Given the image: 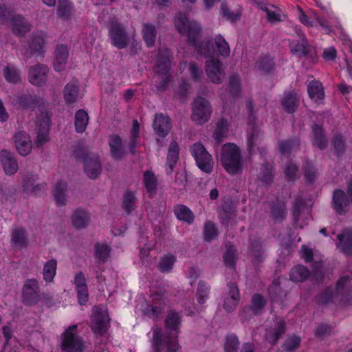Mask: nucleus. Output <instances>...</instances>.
Returning <instances> with one entry per match:
<instances>
[{"label":"nucleus","instance_id":"nucleus-53","mask_svg":"<svg viewBox=\"0 0 352 352\" xmlns=\"http://www.w3.org/2000/svg\"><path fill=\"white\" fill-rule=\"evenodd\" d=\"M176 261L175 256L168 254L162 257L158 263V270L162 273H169L171 272L173 265Z\"/></svg>","mask_w":352,"mask_h":352},{"label":"nucleus","instance_id":"nucleus-46","mask_svg":"<svg viewBox=\"0 0 352 352\" xmlns=\"http://www.w3.org/2000/svg\"><path fill=\"white\" fill-rule=\"evenodd\" d=\"M286 206L285 203L277 201L271 207L270 216L276 222H281L286 217Z\"/></svg>","mask_w":352,"mask_h":352},{"label":"nucleus","instance_id":"nucleus-55","mask_svg":"<svg viewBox=\"0 0 352 352\" xmlns=\"http://www.w3.org/2000/svg\"><path fill=\"white\" fill-rule=\"evenodd\" d=\"M72 11V5L68 0H58L57 14L59 17L68 20Z\"/></svg>","mask_w":352,"mask_h":352},{"label":"nucleus","instance_id":"nucleus-54","mask_svg":"<svg viewBox=\"0 0 352 352\" xmlns=\"http://www.w3.org/2000/svg\"><path fill=\"white\" fill-rule=\"evenodd\" d=\"M236 257V250L230 243L226 245V252L223 256L225 265L228 267L235 268Z\"/></svg>","mask_w":352,"mask_h":352},{"label":"nucleus","instance_id":"nucleus-64","mask_svg":"<svg viewBox=\"0 0 352 352\" xmlns=\"http://www.w3.org/2000/svg\"><path fill=\"white\" fill-rule=\"evenodd\" d=\"M301 340L298 336H292L287 338L282 346V349L286 352H293L299 348Z\"/></svg>","mask_w":352,"mask_h":352},{"label":"nucleus","instance_id":"nucleus-38","mask_svg":"<svg viewBox=\"0 0 352 352\" xmlns=\"http://www.w3.org/2000/svg\"><path fill=\"white\" fill-rule=\"evenodd\" d=\"M143 184L150 197L156 194L157 180L152 170H146L143 174Z\"/></svg>","mask_w":352,"mask_h":352},{"label":"nucleus","instance_id":"nucleus-17","mask_svg":"<svg viewBox=\"0 0 352 352\" xmlns=\"http://www.w3.org/2000/svg\"><path fill=\"white\" fill-rule=\"evenodd\" d=\"M295 32L300 39V43H296L292 49L291 52L294 54H298L299 57H314L313 49L309 45L305 34L298 28H295Z\"/></svg>","mask_w":352,"mask_h":352},{"label":"nucleus","instance_id":"nucleus-16","mask_svg":"<svg viewBox=\"0 0 352 352\" xmlns=\"http://www.w3.org/2000/svg\"><path fill=\"white\" fill-rule=\"evenodd\" d=\"M74 285L76 287L78 301L80 305H85L89 300L88 286L85 274L80 271L74 275Z\"/></svg>","mask_w":352,"mask_h":352},{"label":"nucleus","instance_id":"nucleus-3","mask_svg":"<svg viewBox=\"0 0 352 352\" xmlns=\"http://www.w3.org/2000/svg\"><path fill=\"white\" fill-rule=\"evenodd\" d=\"M172 56L170 50L167 48L160 49L158 51L155 72L157 80H155V85L159 91H166L171 80L170 70Z\"/></svg>","mask_w":352,"mask_h":352},{"label":"nucleus","instance_id":"nucleus-44","mask_svg":"<svg viewBox=\"0 0 352 352\" xmlns=\"http://www.w3.org/2000/svg\"><path fill=\"white\" fill-rule=\"evenodd\" d=\"M157 36L155 27L150 23H144L142 28V37L148 47L154 46Z\"/></svg>","mask_w":352,"mask_h":352},{"label":"nucleus","instance_id":"nucleus-57","mask_svg":"<svg viewBox=\"0 0 352 352\" xmlns=\"http://www.w3.org/2000/svg\"><path fill=\"white\" fill-rule=\"evenodd\" d=\"M266 303V300L261 294H255L252 298L250 309L255 315L259 314L261 313Z\"/></svg>","mask_w":352,"mask_h":352},{"label":"nucleus","instance_id":"nucleus-61","mask_svg":"<svg viewBox=\"0 0 352 352\" xmlns=\"http://www.w3.org/2000/svg\"><path fill=\"white\" fill-rule=\"evenodd\" d=\"M239 344V338L236 335H228L225 339L224 352H238Z\"/></svg>","mask_w":352,"mask_h":352},{"label":"nucleus","instance_id":"nucleus-35","mask_svg":"<svg viewBox=\"0 0 352 352\" xmlns=\"http://www.w3.org/2000/svg\"><path fill=\"white\" fill-rule=\"evenodd\" d=\"M312 144L313 146L320 148L325 149L328 146V140L322 127L318 124L312 126Z\"/></svg>","mask_w":352,"mask_h":352},{"label":"nucleus","instance_id":"nucleus-34","mask_svg":"<svg viewBox=\"0 0 352 352\" xmlns=\"http://www.w3.org/2000/svg\"><path fill=\"white\" fill-rule=\"evenodd\" d=\"M10 240L15 247L24 248L28 245L26 230L23 227H16L12 230Z\"/></svg>","mask_w":352,"mask_h":352},{"label":"nucleus","instance_id":"nucleus-29","mask_svg":"<svg viewBox=\"0 0 352 352\" xmlns=\"http://www.w3.org/2000/svg\"><path fill=\"white\" fill-rule=\"evenodd\" d=\"M179 155V148L178 143L173 140L170 143L166 156V173L168 175L172 174L177 163Z\"/></svg>","mask_w":352,"mask_h":352},{"label":"nucleus","instance_id":"nucleus-49","mask_svg":"<svg viewBox=\"0 0 352 352\" xmlns=\"http://www.w3.org/2000/svg\"><path fill=\"white\" fill-rule=\"evenodd\" d=\"M89 220L87 212L81 209L76 210L72 216V223L78 229L87 227Z\"/></svg>","mask_w":352,"mask_h":352},{"label":"nucleus","instance_id":"nucleus-2","mask_svg":"<svg viewBox=\"0 0 352 352\" xmlns=\"http://www.w3.org/2000/svg\"><path fill=\"white\" fill-rule=\"evenodd\" d=\"M182 320V315L179 312L170 310L164 320V333L158 326L152 328L153 352H177L180 349L177 338Z\"/></svg>","mask_w":352,"mask_h":352},{"label":"nucleus","instance_id":"nucleus-12","mask_svg":"<svg viewBox=\"0 0 352 352\" xmlns=\"http://www.w3.org/2000/svg\"><path fill=\"white\" fill-rule=\"evenodd\" d=\"M74 155L76 158L83 160L84 170L89 178L95 179L100 175L102 167L98 155L91 153L81 156L78 151H75Z\"/></svg>","mask_w":352,"mask_h":352},{"label":"nucleus","instance_id":"nucleus-31","mask_svg":"<svg viewBox=\"0 0 352 352\" xmlns=\"http://www.w3.org/2000/svg\"><path fill=\"white\" fill-rule=\"evenodd\" d=\"M109 146L111 157L116 160H122L126 154L122 140L118 135H111L109 138Z\"/></svg>","mask_w":352,"mask_h":352},{"label":"nucleus","instance_id":"nucleus-24","mask_svg":"<svg viewBox=\"0 0 352 352\" xmlns=\"http://www.w3.org/2000/svg\"><path fill=\"white\" fill-rule=\"evenodd\" d=\"M336 296H341V301H348L352 293V276L346 275L341 277L336 285Z\"/></svg>","mask_w":352,"mask_h":352},{"label":"nucleus","instance_id":"nucleus-43","mask_svg":"<svg viewBox=\"0 0 352 352\" xmlns=\"http://www.w3.org/2000/svg\"><path fill=\"white\" fill-rule=\"evenodd\" d=\"M67 189V184L63 181L58 182L53 189V197L56 200L57 206H64L66 204L65 192Z\"/></svg>","mask_w":352,"mask_h":352},{"label":"nucleus","instance_id":"nucleus-50","mask_svg":"<svg viewBox=\"0 0 352 352\" xmlns=\"http://www.w3.org/2000/svg\"><path fill=\"white\" fill-rule=\"evenodd\" d=\"M228 130V121L225 118L221 119L217 123V128L213 133V138L217 144H219L223 140V138L226 136Z\"/></svg>","mask_w":352,"mask_h":352},{"label":"nucleus","instance_id":"nucleus-18","mask_svg":"<svg viewBox=\"0 0 352 352\" xmlns=\"http://www.w3.org/2000/svg\"><path fill=\"white\" fill-rule=\"evenodd\" d=\"M248 254L254 264H260L264 262L266 256L265 250L260 240H249Z\"/></svg>","mask_w":352,"mask_h":352},{"label":"nucleus","instance_id":"nucleus-23","mask_svg":"<svg viewBox=\"0 0 352 352\" xmlns=\"http://www.w3.org/2000/svg\"><path fill=\"white\" fill-rule=\"evenodd\" d=\"M337 248L340 252L349 256L352 254V229L345 228L337 235Z\"/></svg>","mask_w":352,"mask_h":352},{"label":"nucleus","instance_id":"nucleus-41","mask_svg":"<svg viewBox=\"0 0 352 352\" xmlns=\"http://www.w3.org/2000/svg\"><path fill=\"white\" fill-rule=\"evenodd\" d=\"M89 116L84 109H79L75 113L74 126L76 131L80 133H83L88 124Z\"/></svg>","mask_w":352,"mask_h":352},{"label":"nucleus","instance_id":"nucleus-47","mask_svg":"<svg viewBox=\"0 0 352 352\" xmlns=\"http://www.w3.org/2000/svg\"><path fill=\"white\" fill-rule=\"evenodd\" d=\"M3 77L9 83L17 84L21 82V74L19 69L13 65H8L3 71Z\"/></svg>","mask_w":352,"mask_h":352},{"label":"nucleus","instance_id":"nucleus-30","mask_svg":"<svg viewBox=\"0 0 352 352\" xmlns=\"http://www.w3.org/2000/svg\"><path fill=\"white\" fill-rule=\"evenodd\" d=\"M300 97L295 91L285 92L281 99V105L287 113H294L299 105Z\"/></svg>","mask_w":352,"mask_h":352},{"label":"nucleus","instance_id":"nucleus-13","mask_svg":"<svg viewBox=\"0 0 352 352\" xmlns=\"http://www.w3.org/2000/svg\"><path fill=\"white\" fill-rule=\"evenodd\" d=\"M286 331V323L283 318L276 317L273 323L267 328L265 334V340L272 345H275Z\"/></svg>","mask_w":352,"mask_h":352},{"label":"nucleus","instance_id":"nucleus-14","mask_svg":"<svg viewBox=\"0 0 352 352\" xmlns=\"http://www.w3.org/2000/svg\"><path fill=\"white\" fill-rule=\"evenodd\" d=\"M37 125L38 131L35 144L37 146H41L49 140L50 116L47 112H41L38 117Z\"/></svg>","mask_w":352,"mask_h":352},{"label":"nucleus","instance_id":"nucleus-58","mask_svg":"<svg viewBox=\"0 0 352 352\" xmlns=\"http://www.w3.org/2000/svg\"><path fill=\"white\" fill-rule=\"evenodd\" d=\"M210 286L205 282L200 280L198 283L196 297L199 304H204L208 298Z\"/></svg>","mask_w":352,"mask_h":352},{"label":"nucleus","instance_id":"nucleus-39","mask_svg":"<svg viewBox=\"0 0 352 352\" xmlns=\"http://www.w3.org/2000/svg\"><path fill=\"white\" fill-rule=\"evenodd\" d=\"M16 102L23 109H33L38 102L36 97L29 93H23L16 97Z\"/></svg>","mask_w":352,"mask_h":352},{"label":"nucleus","instance_id":"nucleus-59","mask_svg":"<svg viewBox=\"0 0 352 352\" xmlns=\"http://www.w3.org/2000/svg\"><path fill=\"white\" fill-rule=\"evenodd\" d=\"M45 43L42 32L34 33L30 43V48L33 52L41 53Z\"/></svg>","mask_w":352,"mask_h":352},{"label":"nucleus","instance_id":"nucleus-52","mask_svg":"<svg viewBox=\"0 0 352 352\" xmlns=\"http://www.w3.org/2000/svg\"><path fill=\"white\" fill-rule=\"evenodd\" d=\"M236 217V211L233 206L230 204H225L223 205L222 210L219 213V217L221 223L224 226H228L230 221Z\"/></svg>","mask_w":352,"mask_h":352},{"label":"nucleus","instance_id":"nucleus-20","mask_svg":"<svg viewBox=\"0 0 352 352\" xmlns=\"http://www.w3.org/2000/svg\"><path fill=\"white\" fill-rule=\"evenodd\" d=\"M63 96L65 102L69 105L78 102L80 98L79 82L77 79L73 78L66 84L63 90Z\"/></svg>","mask_w":352,"mask_h":352},{"label":"nucleus","instance_id":"nucleus-62","mask_svg":"<svg viewBox=\"0 0 352 352\" xmlns=\"http://www.w3.org/2000/svg\"><path fill=\"white\" fill-rule=\"evenodd\" d=\"M302 170L306 182L313 184L316 177V172L314 166L311 162L307 160L302 166Z\"/></svg>","mask_w":352,"mask_h":352},{"label":"nucleus","instance_id":"nucleus-63","mask_svg":"<svg viewBox=\"0 0 352 352\" xmlns=\"http://www.w3.org/2000/svg\"><path fill=\"white\" fill-rule=\"evenodd\" d=\"M332 146L338 156L342 155L346 150L345 140L341 134H336L332 140Z\"/></svg>","mask_w":352,"mask_h":352},{"label":"nucleus","instance_id":"nucleus-28","mask_svg":"<svg viewBox=\"0 0 352 352\" xmlns=\"http://www.w3.org/2000/svg\"><path fill=\"white\" fill-rule=\"evenodd\" d=\"M155 133L160 138L166 137L170 131V120L169 117L163 113H157L153 124Z\"/></svg>","mask_w":352,"mask_h":352},{"label":"nucleus","instance_id":"nucleus-22","mask_svg":"<svg viewBox=\"0 0 352 352\" xmlns=\"http://www.w3.org/2000/svg\"><path fill=\"white\" fill-rule=\"evenodd\" d=\"M13 138L18 153L23 156L28 155L32 150V141L28 133L20 131L15 133Z\"/></svg>","mask_w":352,"mask_h":352},{"label":"nucleus","instance_id":"nucleus-25","mask_svg":"<svg viewBox=\"0 0 352 352\" xmlns=\"http://www.w3.org/2000/svg\"><path fill=\"white\" fill-rule=\"evenodd\" d=\"M350 200L345 192L340 189H336L332 198V206L336 212L340 215L347 212Z\"/></svg>","mask_w":352,"mask_h":352},{"label":"nucleus","instance_id":"nucleus-60","mask_svg":"<svg viewBox=\"0 0 352 352\" xmlns=\"http://www.w3.org/2000/svg\"><path fill=\"white\" fill-rule=\"evenodd\" d=\"M257 69L265 74L270 73L274 69V63L273 59L268 56L261 57L256 63Z\"/></svg>","mask_w":352,"mask_h":352},{"label":"nucleus","instance_id":"nucleus-4","mask_svg":"<svg viewBox=\"0 0 352 352\" xmlns=\"http://www.w3.org/2000/svg\"><path fill=\"white\" fill-rule=\"evenodd\" d=\"M221 164L230 175H235L241 173L243 162L239 147L233 143L223 144L221 151Z\"/></svg>","mask_w":352,"mask_h":352},{"label":"nucleus","instance_id":"nucleus-11","mask_svg":"<svg viewBox=\"0 0 352 352\" xmlns=\"http://www.w3.org/2000/svg\"><path fill=\"white\" fill-rule=\"evenodd\" d=\"M191 118L199 124L206 122L210 118L212 108L204 98L198 97L192 103Z\"/></svg>","mask_w":352,"mask_h":352},{"label":"nucleus","instance_id":"nucleus-42","mask_svg":"<svg viewBox=\"0 0 352 352\" xmlns=\"http://www.w3.org/2000/svg\"><path fill=\"white\" fill-rule=\"evenodd\" d=\"M57 261L52 258L45 263L43 269V277L46 283H52L56 274Z\"/></svg>","mask_w":352,"mask_h":352},{"label":"nucleus","instance_id":"nucleus-1","mask_svg":"<svg viewBox=\"0 0 352 352\" xmlns=\"http://www.w3.org/2000/svg\"><path fill=\"white\" fill-rule=\"evenodd\" d=\"M175 28L182 36L187 37L188 43L195 47L197 52L206 58L219 54L227 58L230 54L229 44L221 35L198 42L201 27L195 21H190L185 14L178 12L175 16Z\"/></svg>","mask_w":352,"mask_h":352},{"label":"nucleus","instance_id":"nucleus-15","mask_svg":"<svg viewBox=\"0 0 352 352\" xmlns=\"http://www.w3.org/2000/svg\"><path fill=\"white\" fill-rule=\"evenodd\" d=\"M49 72L47 66L43 64H37L30 67L28 71V79L31 84L41 87L47 81Z\"/></svg>","mask_w":352,"mask_h":352},{"label":"nucleus","instance_id":"nucleus-48","mask_svg":"<svg viewBox=\"0 0 352 352\" xmlns=\"http://www.w3.org/2000/svg\"><path fill=\"white\" fill-rule=\"evenodd\" d=\"M309 275L307 267L298 265L293 267L289 273L290 279L294 282L304 281Z\"/></svg>","mask_w":352,"mask_h":352},{"label":"nucleus","instance_id":"nucleus-32","mask_svg":"<svg viewBox=\"0 0 352 352\" xmlns=\"http://www.w3.org/2000/svg\"><path fill=\"white\" fill-rule=\"evenodd\" d=\"M109 317L102 313H96L92 320L91 330L95 334L102 336L107 330L109 325Z\"/></svg>","mask_w":352,"mask_h":352},{"label":"nucleus","instance_id":"nucleus-5","mask_svg":"<svg viewBox=\"0 0 352 352\" xmlns=\"http://www.w3.org/2000/svg\"><path fill=\"white\" fill-rule=\"evenodd\" d=\"M78 324L69 326L60 334L62 352H84L86 345L83 338L77 333Z\"/></svg>","mask_w":352,"mask_h":352},{"label":"nucleus","instance_id":"nucleus-26","mask_svg":"<svg viewBox=\"0 0 352 352\" xmlns=\"http://www.w3.org/2000/svg\"><path fill=\"white\" fill-rule=\"evenodd\" d=\"M10 27L12 33L19 37L24 36L31 30V25L28 21L21 15H16L10 20Z\"/></svg>","mask_w":352,"mask_h":352},{"label":"nucleus","instance_id":"nucleus-8","mask_svg":"<svg viewBox=\"0 0 352 352\" xmlns=\"http://www.w3.org/2000/svg\"><path fill=\"white\" fill-rule=\"evenodd\" d=\"M41 300L40 287L36 278H28L22 287L21 302L27 306L36 305Z\"/></svg>","mask_w":352,"mask_h":352},{"label":"nucleus","instance_id":"nucleus-19","mask_svg":"<svg viewBox=\"0 0 352 352\" xmlns=\"http://www.w3.org/2000/svg\"><path fill=\"white\" fill-rule=\"evenodd\" d=\"M0 161L6 175H13L17 172L18 162L12 152L2 149L0 151Z\"/></svg>","mask_w":352,"mask_h":352},{"label":"nucleus","instance_id":"nucleus-36","mask_svg":"<svg viewBox=\"0 0 352 352\" xmlns=\"http://www.w3.org/2000/svg\"><path fill=\"white\" fill-rule=\"evenodd\" d=\"M173 212L176 218L188 224H192L195 219V215L192 210L184 204H177L173 208Z\"/></svg>","mask_w":352,"mask_h":352},{"label":"nucleus","instance_id":"nucleus-45","mask_svg":"<svg viewBox=\"0 0 352 352\" xmlns=\"http://www.w3.org/2000/svg\"><path fill=\"white\" fill-rule=\"evenodd\" d=\"M279 152L282 155H289L292 151L298 148L300 141L299 138L278 141Z\"/></svg>","mask_w":352,"mask_h":352},{"label":"nucleus","instance_id":"nucleus-33","mask_svg":"<svg viewBox=\"0 0 352 352\" xmlns=\"http://www.w3.org/2000/svg\"><path fill=\"white\" fill-rule=\"evenodd\" d=\"M307 92L309 98L316 102H320L324 98V87L319 80L310 81L307 85Z\"/></svg>","mask_w":352,"mask_h":352},{"label":"nucleus","instance_id":"nucleus-10","mask_svg":"<svg viewBox=\"0 0 352 352\" xmlns=\"http://www.w3.org/2000/svg\"><path fill=\"white\" fill-rule=\"evenodd\" d=\"M246 107L248 111V119L250 124H252L251 132L248 138V148L250 153L254 151L256 145L259 144L261 140L260 130L256 124V117L254 111V103L252 99H248L246 102Z\"/></svg>","mask_w":352,"mask_h":352},{"label":"nucleus","instance_id":"nucleus-9","mask_svg":"<svg viewBox=\"0 0 352 352\" xmlns=\"http://www.w3.org/2000/svg\"><path fill=\"white\" fill-rule=\"evenodd\" d=\"M109 36L111 44L118 49L125 48L129 43V35L125 28L117 21H111Z\"/></svg>","mask_w":352,"mask_h":352},{"label":"nucleus","instance_id":"nucleus-7","mask_svg":"<svg viewBox=\"0 0 352 352\" xmlns=\"http://www.w3.org/2000/svg\"><path fill=\"white\" fill-rule=\"evenodd\" d=\"M190 151L199 168L206 173H210L213 169V161L204 145L199 142L195 143Z\"/></svg>","mask_w":352,"mask_h":352},{"label":"nucleus","instance_id":"nucleus-51","mask_svg":"<svg viewBox=\"0 0 352 352\" xmlns=\"http://www.w3.org/2000/svg\"><path fill=\"white\" fill-rule=\"evenodd\" d=\"M336 298L339 301L340 300L341 296H337L336 292L333 294V290L330 288H327L322 293L318 294L315 298L314 301L316 304L319 305H325L332 301L333 298Z\"/></svg>","mask_w":352,"mask_h":352},{"label":"nucleus","instance_id":"nucleus-40","mask_svg":"<svg viewBox=\"0 0 352 352\" xmlns=\"http://www.w3.org/2000/svg\"><path fill=\"white\" fill-rule=\"evenodd\" d=\"M111 251V247L105 243H96L94 245V256L96 259L100 263H104L107 261L110 256Z\"/></svg>","mask_w":352,"mask_h":352},{"label":"nucleus","instance_id":"nucleus-27","mask_svg":"<svg viewBox=\"0 0 352 352\" xmlns=\"http://www.w3.org/2000/svg\"><path fill=\"white\" fill-rule=\"evenodd\" d=\"M69 57V47L63 44L57 45L54 52L53 67L55 71L65 70Z\"/></svg>","mask_w":352,"mask_h":352},{"label":"nucleus","instance_id":"nucleus-56","mask_svg":"<svg viewBox=\"0 0 352 352\" xmlns=\"http://www.w3.org/2000/svg\"><path fill=\"white\" fill-rule=\"evenodd\" d=\"M137 198L132 191H126L123 195L122 208L127 214L131 212L135 206Z\"/></svg>","mask_w":352,"mask_h":352},{"label":"nucleus","instance_id":"nucleus-21","mask_svg":"<svg viewBox=\"0 0 352 352\" xmlns=\"http://www.w3.org/2000/svg\"><path fill=\"white\" fill-rule=\"evenodd\" d=\"M206 72L208 78L214 83L221 82L224 74L223 64L219 60L211 59L206 63Z\"/></svg>","mask_w":352,"mask_h":352},{"label":"nucleus","instance_id":"nucleus-37","mask_svg":"<svg viewBox=\"0 0 352 352\" xmlns=\"http://www.w3.org/2000/svg\"><path fill=\"white\" fill-rule=\"evenodd\" d=\"M275 175V168L273 164L263 163L261 164L258 179L263 184L268 185L272 183Z\"/></svg>","mask_w":352,"mask_h":352},{"label":"nucleus","instance_id":"nucleus-6","mask_svg":"<svg viewBox=\"0 0 352 352\" xmlns=\"http://www.w3.org/2000/svg\"><path fill=\"white\" fill-rule=\"evenodd\" d=\"M151 298V300L145 301L141 305L140 310L144 316L154 321H157L164 310L165 298L163 294L160 293L153 294Z\"/></svg>","mask_w":352,"mask_h":352}]
</instances>
